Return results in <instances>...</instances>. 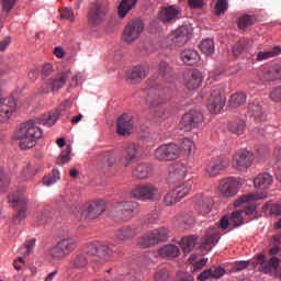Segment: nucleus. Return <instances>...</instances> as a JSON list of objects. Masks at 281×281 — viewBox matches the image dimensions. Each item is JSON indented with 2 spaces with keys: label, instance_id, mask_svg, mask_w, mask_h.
Returning <instances> with one entry per match:
<instances>
[{
  "label": "nucleus",
  "instance_id": "nucleus-1",
  "mask_svg": "<svg viewBox=\"0 0 281 281\" xmlns=\"http://www.w3.org/2000/svg\"><path fill=\"white\" fill-rule=\"evenodd\" d=\"M59 117L60 111L55 110L45 113L35 121L22 123L15 132V139H19L20 148L22 150L34 148L36 140L43 137V130H41L37 124H43V126H54Z\"/></svg>",
  "mask_w": 281,
  "mask_h": 281
},
{
  "label": "nucleus",
  "instance_id": "nucleus-2",
  "mask_svg": "<svg viewBox=\"0 0 281 281\" xmlns=\"http://www.w3.org/2000/svg\"><path fill=\"white\" fill-rule=\"evenodd\" d=\"M113 249L109 246L99 244L92 245L86 252L79 254L72 261L74 269H85L89 262H106L113 256Z\"/></svg>",
  "mask_w": 281,
  "mask_h": 281
},
{
  "label": "nucleus",
  "instance_id": "nucleus-3",
  "mask_svg": "<svg viewBox=\"0 0 281 281\" xmlns=\"http://www.w3.org/2000/svg\"><path fill=\"white\" fill-rule=\"evenodd\" d=\"M170 100V93L167 92L166 88L160 86L159 81H148L147 88V102L151 106H161Z\"/></svg>",
  "mask_w": 281,
  "mask_h": 281
},
{
  "label": "nucleus",
  "instance_id": "nucleus-4",
  "mask_svg": "<svg viewBox=\"0 0 281 281\" xmlns=\"http://www.w3.org/2000/svg\"><path fill=\"white\" fill-rule=\"evenodd\" d=\"M10 207L16 210V214L13 216V221L21 223L30 216V207L27 206V198L21 195L19 191L12 192L8 196Z\"/></svg>",
  "mask_w": 281,
  "mask_h": 281
},
{
  "label": "nucleus",
  "instance_id": "nucleus-5",
  "mask_svg": "<svg viewBox=\"0 0 281 281\" xmlns=\"http://www.w3.org/2000/svg\"><path fill=\"white\" fill-rule=\"evenodd\" d=\"M78 247V240L74 237H66L60 239L52 249L50 257L53 260H65L67 256L74 254Z\"/></svg>",
  "mask_w": 281,
  "mask_h": 281
},
{
  "label": "nucleus",
  "instance_id": "nucleus-6",
  "mask_svg": "<svg viewBox=\"0 0 281 281\" xmlns=\"http://www.w3.org/2000/svg\"><path fill=\"white\" fill-rule=\"evenodd\" d=\"M139 204L135 201H123L114 204L113 216L119 221H131L137 214Z\"/></svg>",
  "mask_w": 281,
  "mask_h": 281
},
{
  "label": "nucleus",
  "instance_id": "nucleus-7",
  "mask_svg": "<svg viewBox=\"0 0 281 281\" xmlns=\"http://www.w3.org/2000/svg\"><path fill=\"white\" fill-rule=\"evenodd\" d=\"M106 212V202L104 200H97L91 202L87 207L80 206L78 213H75L77 218H90L95 221L98 216H102Z\"/></svg>",
  "mask_w": 281,
  "mask_h": 281
},
{
  "label": "nucleus",
  "instance_id": "nucleus-8",
  "mask_svg": "<svg viewBox=\"0 0 281 281\" xmlns=\"http://www.w3.org/2000/svg\"><path fill=\"white\" fill-rule=\"evenodd\" d=\"M154 157L157 161H175L181 157V146L175 143L162 144L155 149Z\"/></svg>",
  "mask_w": 281,
  "mask_h": 281
},
{
  "label": "nucleus",
  "instance_id": "nucleus-9",
  "mask_svg": "<svg viewBox=\"0 0 281 281\" xmlns=\"http://www.w3.org/2000/svg\"><path fill=\"white\" fill-rule=\"evenodd\" d=\"M225 87L220 86H213L211 89V95L207 103V109L210 113L218 114L221 111H223L225 106Z\"/></svg>",
  "mask_w": 281,
  "mask_h": 281
},
{
  "label": "nucleus",
  "instance_id": "nucleus-10",
  "mask_svg": "<svg viewBox=\"0 0 281 281\" xmlns=\"http://www.w3.org/2000/svg\"><path fill=\"white\" fill-rule=\"evenodd\" d=\"M159 189L153 183H145L135 187L131 191L133 199H142L143 201H153L157 196Z\"/></svg>",
  "mask_w": 281,
  "mask_h": 281
},
{
  "label": "nucleus",
  "instance_id": "nucleus-11",
  "mask_svg": "<svg viewBox=\"0 0 281 281\" xmlns=\"http://www.w3.org/2000/svg\"><path fill=\"white\" fill-rule=\"evenodd\" d=\"M142 32H144V22L140 20H133L123 31V41L125 43H135V40L142 36Z\"/></svg>",
  "mask_w": 281,
  "mask_h": 281
},
{
  "label": "nucleus",
  "instance_id": "nucleus-12",
  "mask_svg": "<svg viewBox=\"0 0 281 281\" xmlns=\"http://www.w3.org/2000/svg\"><path fill=\"white\" fill-rule=\"evenodd\" d=\"M109 13V5L104 2H95L88 14V21L91 25H100Z\"/></svg>",
  "mask_w": 281,
  "mask_h": 281
},
{
  "label": "nucleus",
  "instance_id": "nucleus-13",
  "mask_svg": "<svg viewBox=\"0 0 281 281\" xmlns=\"http://www.w3.org/2000/svg\"><path fill=\"white\" fill-rule=\"evenodd\" d=\"M218 192L225 199H232L238 194V180L236 178H226L220 181Z\"/></svg>",
  "mask_w": 281,
  "mask_h": 281
},
{
  "label": "nucleus",
  "instance_id": "nucleus-14",
  "mask_svg": "<svg viewBox=\"0 0 281 281\" xmlns=\"http://www.w3.org/2000/svg\"><path fill=\"white\" fill-rule=\"evenodd\" d=\"M254 164V154L248 150H239L233 156V168L247 170Z\"/></svg>",
  "mask_w": 281,
  "mask_h": 281
},
{
  "label": "nucleus",
  "instance_id": "nucleus-15",
  "mask_svg": "<svg viewBox=\"0 0 281 281\" xmlns=\"http://www.w3.org/2000/svg\"><path fill=\"white\" fill-rule=\"evenodd\" d=\"M190 29L188 26H180L169 36V41L173 47H183L190 41Z\"/></svg>",
  "mask_w": 281,
  "mask_h": 281
},
{
  "label": "nucleus",
  "instance_id": "nucleus-16",
  "mask_svg": "<svg viewBox=\"0 0 281 281\" xmlns=\"http://www.w3.org/2000/svg\"><path fill=\"white\" fill-rule=\"evenodd\" d=\"M203 124V114L199 111H190L182 116V126L186 131H192V128H199Z\"/></svg>",
  "mask_w": 281,
  "mask_h": 281
},
{
  "label": "nucleus",
  "instance_id": "nucleus-17",
  "mask_svg": "<svg viewBox=\"0 0 281 281\" xmlns=\"http://www.w3.org/2000/svg\"><path fill=\"white\" fill-rule=\"evenodd\" d=\"M137 234H139V227H137V225H127L117 228L114 238L121 243H126L127 240H133Z\"/></svg>",
  "mask_w": 281,
  "mask_h": 281
},
{
  "label": "nucleus",
  "instance_id": "nucleus-18",
  "mask_svg": "<svg viewBox=\"0 0 281 281\" xmlns=\"http://www.w3.org/2000/svg\"><path fill=\"white\" fill-rule=\"evenodd\" d=\"M229 168V158H221L215 161H211L205 168L206 177H218L221 170H227Z\"/></svg>",
  "mask_w": 281,
  "mask_h": 281
},
{
  "label": "nucleus",
  "instance_id": "nucleus-19",
  "mask_svg": "<svg viewBox=\"0 0 281 281\" xmlns=\"http://www.w3.org/2000/svg\"><path fill=\"white\" fill-rule=\"evenodd\" d=\"M71 77V70L63 71L50 79L45 80V85H47L52 91H58L63 89L65 85H67V80Z\"/></svg>",
  "mask_w": 281,
  "mask_h": 281
},
{
  "label": "nucleus",
  "instance_id": "nucleus-20",
  "mask_svg": "<svg viewBox=\"0 0 281 281\" xmlns=\"http://www.w3.org/2000/svg\"><path fill=\"white\" fill-rule=\"evenodd\" d=\"M258 206L256 204H249L245 206V211L238 210L231 213V222L234 223V227H240V225L245 224V221L243 220V214H246V216H254L256 214V210Z\"/></svg>",
  "mask_w": 281,
  "mask_h": 281
},
{
  "label": "nucleus",
  "instance_id": "nucleus-21",
  "mask_svg": "<svg viewBox=\"0 0 281 281\" xmlns=\"http://www.w3.org/2000/svg\"><path fill=\"white\" fill-rule=\"evenodd\" d=\"M177 19H181V10L177 5L164 7L159 12V20L162 23H172Z\"/></svg>",
  "mask_w": 281,
  "mask_h": 281
},
{
  "label": "nucleus",
  "instance_id": "nucleus-22",
  "mask_svg": "<svg viewBox=\"0 0 281 281\" xmlns=\"http://www.w3.org/2000/svg\"><path fill=\"white\" fill-rule=\"evenodd\" d=\"M125 158L122 161V166L124 168H128L132 164L139 159V145L136 144H127L124 147Z\"/></svg>",
  "mask_w": 281,
  "mask_h": 281
},
{
  "label": "nucleus",
  "instance_id": "nucleus-23",
  "mask_svg": "<svg viewBox=\"0 0 281 281\" xmlns=\"http://www.w3.org/2000/svg\"><path fill=\"white\" fill-rule=\"evenodd\" d=\"M265 255H258L257 265H260V271H262V273H271L277 271L278 267H280V258L272 257L267 263L265 262Z\"/></svg>",
  "mask_w": 281,
  "mask_h": 281
},
{
  "label": "nucleus",
  "instance_id": "nucleus-24",
  "mask_svg": "<svg viewBox=\"0 0 281 281\" xmlns=\"http://www.w3.org/2000/svg\"><path fill=\"white\" fill-rule=\"evenodd\" d=\"M188 175V168L186 165L175 164L169 167V181L175 183L177 181H183Z\"/></svg>",
  "mask_w": 281,
  "mask_h": 281
},
{
  "label": "nucleus",
  "instance_id": "nucleus-25",
  "mask_svg": "<svg viewBox=\"0 0 281 281\" xmlns=\"http://www.w3.org/2000/svg\"><path fill=\"white\" fill-rule=\"evenodd\" d=\"M195 205L200 214H210L212 212V206L214 205V200L211 196L200 194L195 198Z\"/></svg>",
  "mask_w": 281,
  "mask_h": 281
},
{
  "label": "nucleus",
  "instance_id": "nucleus-26",
  "mask_svg": "<svg viewBox=\"0 0 281 281\" xmlns=\"http://www.w3.org/2000/svg\"><path fill=\"white\" fill-rule=\"evenodd\" d=\"M131 131H133V122L131 121V116L127 114H123L117 119V135L126 136L131 135Z\"/></svg>",
  "mask_w": 281,
  "mask_h": 281
},
{
  "label": "nucleus",
  "instance_id": "nucleus-27",
  "mask_svg": "<svg viewBox=\"0 0 281 281\" xmlns=\"http://www.w3.org/2000/svg\"><path fill=\"white\" fill-rule=\"evenodd\" d=\"M153 176V166L146 162H140L136 165L134 170L132 171V177L135 179H148L149 177Z\"/></svg>",
  "mask_w": 281,
  "mask_h": 281
},
{
  "label": "nucleus",
  "instance_id": "nucleus-28",
  "mask_svg": "<svg viewBox=\"0 0 281 281\" xmlns=\"http://www.w3.org/2000/svg\"><path fill=\"white\" fill-rule=\"evenodd\" d=\"M202 82L203 75L199 70H191L184 79V85L188 89H199Z\"/></svg>",
  "mask_w": 281,
  "mask_h": 281
},
{
  "label": "nucleus",
  "instance_id": "nucleus-29",
  "mask_svg": "<svg viewBox=\"0 0 281 281\" xmlns=\"http://www.w3.org/2000/svg\"><path fill=\"white\" fill-rule=\"evenodd\" d=\"M272 183H273V176L267 172L259 173L254 179V187L258 190H268V188H271Z\"/></svg>",
  "mask_w": 281,
  "mask_h": 281
},
{
  "label": "nucleus",
  "instance_id": "nucleus-30",
  "mask_svg": "<svg viewBox=\"0 0 281 281\" xmlns=\"http://www.w3.org/2000/svg\"><path fill=\"white\" fill-rule=\"evenodd\" d=\"M128 80H134V82H139L148 76V67L146 66H136L130 69L126 74Z\"/></svg>",
  "mask_w": 281,
  "mask_h": 281
},
{
  "label": "nucleus",
  "instance_id": "nucleus-31",
  "mask_svg": "<svg viewBox=\"0 0 281 281\" xmlns=\"http://www.w3.org/2000/svg\"><path fill=\"white\" fill-rule=\"evenodd\" d=\"M262 199H267V194L250 193V194L241 195L240 198H238L235 201L234 205H235V207H240V205H243V203H251V201H262Z\"/></svg>",
  "mask_w": 281,
  "mask_h": 281
},
{
  "label": "nucleus",
  "instance_id": "nucleus-32",
  "mask_svg": "<svg viewBox=\"0 0 281 281\" xmlns=\"http://www.w3.org/2000/svg\"><path fill=\"white\" fill-rule=\"evenodd\" d=\"M216 243H218V236L216 235V233H207L203 239L202 243L200 245V248L203 251H211L212 247H214L216 245Z\"/></svg>",
  "mask_w": 281,
  "mask_h": 281
},
{
  "label": "nucleus",
  "instance_id": "nucleus-33",
  "mask_svg": "<svg viewBox=\"0 0 281 281\" xmlns=\"http://www.w3.org/2000/svg\"><path fill=\"white\" fill-rule=\"evenodd\" d=\"M262 78L266 80V82H276V80H281V68L271 67L263 69Z\"/></svg>",
  "mask_w": 281,
  "mask_h": 281
},
{
  "label": "nucleus",
  "instance_id": "nucleus-34",
  "mask_svg": "<svg viewBox=\"0 0 281 281\" xmlns=\"http://www.w3.org/2000/svg\"><path fill=\"white\" fill-rule=\"evenodd\" d=\"M180 56L184 65H189V66L196 65V63L201 60L199 53L194 49H184Z\"/></svg>",
  "mask_w": 281,
  "mask_h": 281
},
{
  "label": "nucleus",
  "instance_id": "nucleus-35",
  "mask_svg": "<svg viewBox=\"0 0 281 281\" xmlns=\"http://www.w3.org/2000/svg\"><path fill=\"white\" fill-rule=\"evenodd\" d=\"M139 247L147 249V247H155L159 245L157 238L155 237L154 231L147 232L138 241Z\"/></svg>",
  "mask_w": 281,
  "mask_h": 281
},
{
  "label": "nucleus",
  "instance_id": "nucleus-36",
  "mask_svg": "<svg viewBox=\"0 0 281 281\" xmlns=\"http://www.w3.org/2000/svg\"><path fill=\"white\" fill-rule=\"evenodd\" d=\"M247 102V94L244 92H237L231 95L228 101L229 109H238V106H243Z\"/></svg>",
  "mask_w": 281,
  "mask_h": 281
},
{
  "label": "nucleus",
  "instance_id": "nucleus-37",
  "mask_svg": "<svg viewBox=\"0 0 281 281\" xmlns=\"http://www.w3.org/2000/svg\"><path fill=\"white\" fill-rule=\"evenodd\" d=\"M137 5V0H122L119 5V16L124 19Z\"/></svg>",
  "mask_w": 281,
  "mask_h": 281
},
{
  "label": "nucleus",
  "instance_id": "nucleus-38",
  "mask_svg": "<svg viewBox=\"0 0 281 281\" xmlns=\"http://www.w3.org/2000/svg\"><path fill=\"white\" fill-rule=\"evenodd\" d=\"M176 196L181 201L184 196H188L192 192V181L188 180L187 182L178 186L173 190Z\"/></svg>",
  "mask_w": 281,
  "mask_h": 281
},
{
  "label": "nucleus",
  "instance_id": "nucleus-39",
  "mask_svg": "<svg viewBox=\"0 0 281 281\" xmlns=\"http://www.w3.org/2000/svg\"><path fill=\"white\" fill-rule=\"evenodd\" d=\"M228 131H231L233 135H244L245 131H247V124L243 120L231 122L228 124Z\"/></svg>",
  "mask_w": 281,
  "mask_h": 281
},
{
  "label": "nucleus",
  "instance_id": "nucleus-40",
  "mask_svg": "<svg viewBox=\"0 0 281 281\" xmlns=\"http://www.w3.org/2000/svg\"><path fill=\"white\" fill-rule=\"evenodd\" d=\"M159 254L162 258H179L180 250L175 245H166L160 248Z\"/></svg>",
  "mask_w": 281,
  "mask_h": 281
},
{
  "label": "nucleus",
  "instance_id": "nucleus-41",
  "mask_svg": "<svg viewBox=\"0 0 281 281\" xmlns=\"http://www.w3.org/2000/svg\"><path fill=\"white\" fill-rule=\"evenodd\" d=\"M11 181L12 180L10 178V172L7 169L1 168L0 169V194H3V192H5L8 188H10Z\"/></svg>",
  "mask_w": 281,
  "mask_h": 281
},
{
  "label": "nucleus",
  "instance_id": "nucleus-42",
  "mask_svg": "<svg viewBox=\"0 0 281 281\" xmlns=\"http://www.w3.org/2000/svg\"><path fill=\"white\" fill-rule=\"evenodd\" d=\"M249 50V40H239L234 46H233V54L234 56H241V54H245V52Z\"/></svg>",
  "mask_w": 281,
  "mask_h": 281
},
{
  "label": "nucleus",
  "instance_id": "nucleus-43",
  "mask_svg": "<svg viewBox=\"0 0 281 281\" xmlns=\"http://www.w3.org/2000/svg\"><path fill=\"white\" fill-rule=\"evenodd\" d=\"M180 246L184 254H190L196 246V236L184 237L180 241Z\"/></svg>",
  "mask_w": 281,
  "mask_h": 281
},
{
  "label": "nucleus",
  "instance_id": "nucleus-44",
  "mask_svg": "<svg viewBox=\"0 0 281 281\" xmlns=\"http://www.w3.org/2000/svg\"><path fill=\"white\" fill-rule=\"evenodd\" d=\"M200 49L205 56H212L214 54V40L206 38L203 40L200 44Z\"/></svg>",
  "mask_w": 281,
  "mask_h": 281
},
{
  "label": "nucleus",
  "instance_id": "nucleus-45",
  "mask_svg": "<svg viewBox=\"0 0 281 281\" xmlns=\"http://www.w3.org/2000/svg\"><path fill=\"white\" fill-rule=\"evenodd\" d=\"M154 236L156 237L157 243H166L170 236V231L166 227H159L156 229H153Z\"/></svg>",
  "mask_w": 281,
  "mask_h": 281
},
{
  "label": "nucleus",
  "instance_id": "nucleus-46",
  "mask_svg": "<svg viewBox=\"0 0 281 281\" xmlns=\"http://www.w3.org/2000/svg\"><path fill=\"white\" fill-rule=\"evenodd\" d=\"M281 49L280 47H274L271 48L270 50H266V52H260L257 55V60L261 61V60H269V58H273L276 56H278V54H280Z\"/></svg>",
  "mask_w": 281,
  "mask_h": 281
},
{
  "label": "nucleus",
  "instance_id": "nucleus-47",
  "mask_svg": "<svg viewBox=\"0 0 281 281\" xmlns=\"http://www.w3.org/2000/svg\"><path fill=\"white\" fill-rule=\"evenodd\" d=\"M71 146H67L57 158L58 166H65V164H69L71 161Z\"/></svg>",
  "mask_w": 281,
  "mask_h": 281
},
{
  "label": "nucleus",
  "instance_id": "nucleus-48",
  "mask_svg": "<svg viewBox=\"0 0 281 281\" xmlns=\"http://www.w3.org/2000/svg\"><path fill=\"white\" fill-rule=\"evenodd\" d=\"M38 175V167L35 164H27L26 167L23 169V176L26 180L32 179V177H36Z\"/></svg>",
  "mask_w": 281,
  "mask_h": 281
},
{
  "label": "nucleus",
  "instance_id": "nucleus-49",
  "mask_svg": "<svg viewBox=\"0 0 281 281\" xmlns=\"http://www.w3.org/2000/svg\"><path fill=\"white\" fill-rule=\"evenodd\" d=\"M60 180V171L58 169H53V175L52 176H46L44 177L43 183L44 186H54L56 181Z\"/></svg>",
  "mask_w": 281,
  "mask_h": 281
},
{
  "label": "nucleus",
  "instance_id": "nucleus-50",
  "mask_svg": "<svg viewBox=\"0 0 281 281\" xmlns=\"http://www.w3.org/2000/svg\"><path fill=\"white\" fill-rule=\"evenodd\" d=\"M229 7L227 0H218L215 4L214 13L216 16H221V14H225L227 12V8Z\"/></svg>",
  "mask_w": 281,
  "mask_h": 281
},
{
  "label": "nucleus",
  "instance_id": "nucleus-51",
  "mask_svg": "<svg viewBox=\"0 0 281 281\" xmlns=\"http://www.w3.org/2000/svg\"><path fill=\"white\" fill-rule=\"evenodd\" d=\"M251 25H254V19L250 15H243L238 19L239 30H247Z\"/></svg>",
  "mask_w": 281,
  "mask_h": 281
},
{
  "label": "nucleus",
  "instance_id": "nucleus-52",
  "mask_svg": "<svg viewBox=\"0 0 281 281\" xmlns=\"http://www.w3.org/2000/svg\"><path fill=\"white\" fill-rule=\"evenodd\" d=\"M164 201L166 205L172 206V205H176V203H179V201L181 200L177 196L175 191H171L165 195Z\"/></svg>",
  "mask_w": 281,
  "mask_h": 281
},
{
  "label": "nucleus",
  "instance_id": "nucleus-53",
  "mask_svg": "<svg viewBox=\"0 0 281 281\" xmlns=\"http://www.w3.org/2000/svg\"><path fill=\"white\" fill-rule=\"evenodd\" d=\"M34 247H36V239H30L29 241H26L24 247L20 248V252L23 254V251L26 250L24 252V256H30V254L34 251Z\"/></svg>",
  "mask_w": 281,
  "mask_h": 281
},
{
  "label": "nucleus",
  "instance_id": "nucleus-54",
  "mask_svg": "<svg viewBox=\"0 0 281 281\" xmlns=\"http://www.w3.org/2000/svg\"><path fill=\"white\" fill-rule=\"evenodd\" d=\"M251 265V261H236L233 265L232 271L233 273H238V271H245Z\"/></svg>",
  "mask_w": 281,
  "mask_h": 281
},
{
  "label": "nucleus",
  "instance_id": "nucleus-55",
  "mask_svg": "<svg viewBox=\"0 0 281 281\" xmlns=\"http://www.w3.org/2000/svg\"><path fill=\"white\" fill-rule=\"evenodd\" d=\"M158 74L162 78L168 76V74H170V66L168 65L167 61L162 60V61L159 63V65H158Z\"/></svg>",
  "mask_w": 281,
  "mask_h": 281
},
{
  "label": "nucleus",
  "instance_id": "nucleus-56",
  "mask_svg": "<svg viewBox=\"0 0 281 281\" xmlns=\"http://www.w3.org/2000/svg\"><path fill=\"white\" fill-rule=\"evenodd\" d=\"M57 205L60 207H71V196L61 195L57 199Z\"/></svg>",
  "mask_w": 281,
  "mask_h": 281
},
{
  "label": "nucleus",
  "instance_id": "nucleus-57",
  "mask_svg": "<svg viewBox=\"0 0 281 281\" xmlns=\"http://www.w3.org/2000/svg\"><path fill=\"white\" fill-rule=\"evenodd\" d=\"M249 112L255 116V117H262V106L260 104H250L249 105Z\"/></svg>",
  "mask_w": 281,
  "mask_h": 281
},
{
  "label": "nucleus",
  "instance_id": "nucleus-58",
  "mask_svg": "<svg viewBox=\"0 0 281 281\" xmlns=\"http://www.w3.org/2000/svg\"><path fill=\"white\" fill-rule=\"evenodd\" d=\"M186 153H192V149L194 148V142L190 138H183L182 140V147Z\"/></svg>",
  "mask_w": 281,
  "mask_h": 281
},
{
  "label": "nucleus",
  "instance_id": "nucleus-59",
  "mask_svg": "<svg viewBox=\"0 0 281 281\" xmlns=\"http://www.w3.org/2000/svg\"><path fill=\"white\" fill-rule=\"evenodd\" d=\"M35 220L38 225H45V223H47V212L40 211L35 213Z\"/></svg>",
  "mask_w": 281,
  "mask_h": 281
},
{
  "label": "nucleus",
  "instance_id": "nucleus-60",
  "mask_svg": "<svg viewBox=\"0 0 281 281\" xmlns=\"http://www.w3.org/2000/svg\"><path fill=\"white\" fill-rule=\"evenodd\" d=\"M270 98L273 102H281V87L274 88L270 93Z\"/></svg>",
  "mask_w": 281,
  "mask_h": 281
},
{
  "label": "nucleus",
  "instance_id": "nucleus-61",
  "mask_svg": "<svg viewBox=\"0 0 281 281\" xmlns=\"http://www.w3.org/2000/svg\"><path fill=\"white\" fill-rule=\"evenodd\" d=\"M199 281H206V280H213L212 278V269L203 270L200 276L198 277Z\"/></svg>",
  "mask_w": 281,
  "mask_h": 281
},
{
  "label": "nucleus",
  "instance_id": "nucleus-62",
  "mask_svg": "<svg viewBox=\"0 0 281 281\" xmlns=\"http://www.w3.org/2000/svg\"><path fill=\"white\" fill-rule=\"evenodd\" d=\"M16 5V0H2V8L4 12H10Z\"/></svg>",
  "mask_w": 281,
  "mask_h": 281
},
{
  "label": "nucleus",
  "instance_id": "nucleus-63",
  "mask_svg": "<svg viewBox=\"0 0 281 281\" xmlns=\"http://www.w3.org/2000/svg\"><path fill=\"white\" fill-rule=\"evenodd\" d=\"M169 273L168 270H161L157 272L154 277L155 281H168Z\"/></svg>",
  "mask_w": 281,
  "mask_h": 281
},
{
  "label": "nucleus",
  "instance_id": "nucleus-64",
  "mask_svg": "<svg viewBox=\"0 0 281 281\" xmlns=\"http://www.w3.org/2000/svg\"><path fill=\"white\" fill-rule=\"evenodd\" d=\"M177 281H194V277L188 272H179L177 274Z\"/></svg>",
  "mask_w": 281,
  "mask_h": 281
}]
</instances>
